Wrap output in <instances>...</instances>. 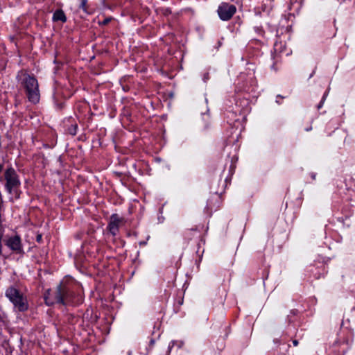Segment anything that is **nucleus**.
<instances>
[{
  "label": "nucleus",
  "instance_id": "nucleus-3",
  "mask_svg": "<svg viewBox=\"0 0 355 355\" xmlns=\"http://www.w3.org/2000/svg\"><path fill=\"white\" fill-rule=\"evenodd\" d=\"M50 292L49 291H46V293L45 294L44 299L46 304L48 305H52L55 302L56 303H60L62 304H64V300L67 299L69 294L67 288L65 286L62 284H60L57 286L56 291L55 292V301L51 300L50 299Z\"/></svg>",
  "mask_w": 355,
  "mask_h": 355
},
{
  "label": "nucleus",
  "instance_id": "nucleus-7",
  "mask_svg": "<svg viewBox=\"0 0 355 355\" xmlns=\"http://www.w3.org/2000/svg\"><path fill=\"white\" fill-rule=\"evenodd\" d=\"M6 245L14 251L17 252H20L21 251V241L18 236H15L8 239L6 241Z\"/></svg>",
  "mask_w": 355,
  "mask_h": 355
},
{
  "label": "nucleus",
  "instance_id": "nucleus-9",
  "mask_svg": "<svg viewBox=\"0 0 355 355\" xmlns=\"http://www.w3.org/2000/svg\"><path fill=\"white\" fill-rule=\"evenodd\" d=\"M77 125H72L69 129V133L72 135H75L76 134Z\"/></svg>",
  "mask_w": 355,
  "mask_h": 355
},
{
  "label": "nucleus",
  "instance_id": "nucleus-12",
  "mask_svg": "<svg viewBox=\"0 0 355 355\" xmlns=\"http://www.w3.org/2000/svg\"><path fill=\"white\" fill-rule=\"evenodd\" d=\"M41 240H42V235H41V234H38V235L37 236V242H40V241H41Z\"/></svg>",
  "mask_w": 355,
  "mask_h": 355
},
{
  "label": "nucleus",
  "instance_id": "nucleus-10",
  "mask_svg": "<svg viewBox=\"0 0 355 355\" xmlns=\"http://www.w3.org/2000/svg\"><path fill=\"white\" fill-rule=\"evenodd\" d=\"M86 3H87V0H82V2H81V4H80V7L84 10H86Z\"/></svg>",
  "mask_w": 355,
  "mask_h": 355
},
{
  "label": "nucleus",
  "instance_id": "nucleus-1",
  "mask_svg": "<svg viewBox=\"0 0 355 355\" xmlns=\"http://www.w3.org/2000/svg\"><path fill=\"white\" fill-rule=\"evenodd\" d=\"M6 295L12 302L15 307L19 311H24L28 309L26 299L15 287H9L6 292Z\"/></svg>",
  "mask_w": 355,
  "mask_h": 355
},
{
  "label": "nucleus",
  "instance_id": "nucleus-5",
  "mask_svg": "<svg viewBox=\"0 0 355 355\" xmlns=\"http://www.w3.org/2000/svg\"><path fill=\"white\" fill-rule=\"evenodd\" d=\"M5 178L6 179V188L10 193L12 188L16 187L19 184L15 170L11 168L7 169L5 173Z\"/></svg>",
  "mask_w": 355,
  "mask_h": 355
},
{
  "label": "nucleus",
  "instance_id": "nucleus-15",
  "mask_svg": "<svg viewBox=\"0 0 355 355\" xmlns=\"http://www.w3.org/2000/svg\"><path fill=\"white\" fill-rule=\"evenodd\" d=\"M1 334V329H0V335Z\"/></svg>",
  "mask_w": 355,
  "mask_h": 355
},
{
  "label": "nucleus",
  "instance_id": "nucleus-14",
  "mask_svg": "<svg viewBox=\"0 0 355 355\" xmlns=\"http://www.w3.org/2000/svg\"><path fill=\"white\" fill-rule=\"evenodd\" d=\"M3 168V165L0 164V173L2 171Z\"/></svg>",
  "mask_w": 355,
  "mask_h": 355
},
{
  "label": "nucleus",
  "instance_id": "nucleus-13",
  "mask_svg": "<svg viewBox=\"0 0 355 355\" xmlns=\"http://www.w3.org/2000/svg\"><path fill=\"white\" fill-rule=\"evenodd\" d=\"M297 344H298V342L297 340H293V345H294L296 346V345H297Z\"/></svg>",
  "mask_w": 355,
  "mask_h": 355
},
{
  "label": "nucleus",
  "instance_id": "nucleus-4",
  "mask_svg": "<svg viewBox=\"0 0 355 355\" xmlns=\"http://www.w3.org/2000/svg\"><path fill=\"white\" fill-rule=\"evenodd\" d=\"M236 12V7L228 3H222L218 9L220 18L223 20L230 19Z\"/></svg>",
  "mask_w": 355,
  "mask_h": 355
},
{
  "label": "nucleus",
  "instance_id": "nucleus-8",
  "mask_svg": "<svg viewBox=\"0 0 355 355\" xmlns=\"http://www.w3.org/2000/svg\"><path fill=\"white\" fill-rule=\"evenodd\" d=\"M53 21H60L64 23L67 21V17L64 11L61 9L56 10L53 15Z\"/></svg>",
  "mask_w": 355,
  "mask_h": 355
},
{
  "label": "nucleus",
  "instance_id": "nucleus-6",
  "mask_svg": "<svg viewBox=\"0 0 355 355\" xmlns=\"http://www.w3.org/2000/svg\"><path fill=\"white\" fill-rule=\"evenodd\" d=\"M123 224V219L119 218L116 214H113L110 217L108 229L112 235H116L118 232L119 227Z\"/></svg>",
  "mask_w": 355,
  "mask_h": 355
},
{
  "label": "nucleus",
  "instance_id": "nucleus-2",
  "mask_svg": "<svg viewBox=\"0 0 355 355\" xmlns=\"http://www.w3.org/2000/svg\"><path fill=\"white\" fill-rule=\"evenodd\" d=\"M28 98L33 103H37L40 100V92L37 80L31 76H26L24 80Z\"/></svg>",
  "mask_w": 355,
  "mask_h": 355
},
{
  "label": "nucleus",
  "instance_id": "nucleus-11",
  "mask_svg": "<svg viewBox=\"0 0 355 355\" xmlns=\"http://www.w3.org/2000/svg\"><path fill=\"white\" fill-rule=\"evenodd\" d=\"M110 20H111V19H110V18L105 19L103 21L102 24L106 25L110 21Z\"/></svg>",
  "mask_w": 355,
  "mask_h": 355
}]
</instances>
